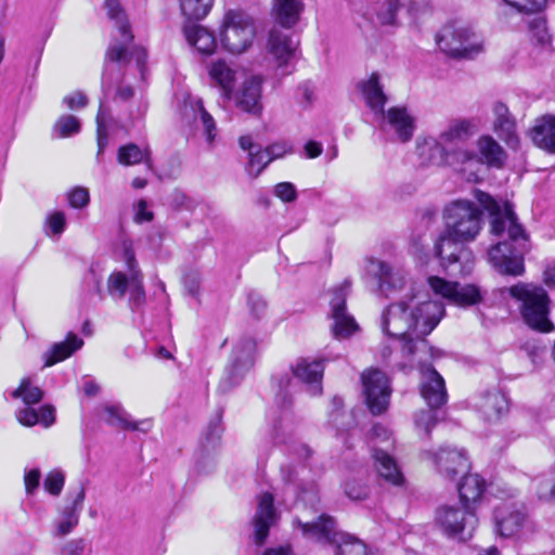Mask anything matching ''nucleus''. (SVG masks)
I'll use <instances>...</instances> for the list:
<instances>
[{"label": "nucleus", "mask_w": 555, "mask_h": 555, "mask_svg": "<svg viewBox=\"0 0 555 555\" xmlns=\"http://www.w3.org/2000/svg\"><path fill=\"white\" fill-rule=\"evenodd\" d=\"M274 498L264 492L258 498V508L254 517L255 543L262 545L269 534L270 528L276 522L278 515L274 508Z\"/></svg>", "instance_id": "obj_25"}, {"label": "nucleus", "mask_w": 555, "mask_h": 555, "mask_svg": "<svg viewBox=\"0 0 555 555\" xmlns=\"http://www.w3.org/2000/svg\"><path fill=\"white\" fill-rule=\"evenodd\" d=\"M248 305L251 313L255 314L256 318H260L266 309L264 300L256 293H250L248 295Z\"/></svg>", "instance_id": "obj_61"}, {"label": "nucleus", "mask_w": 555, "mask_h": 555, "mask_svg": "<svg viewBox=\"0 0 555 555\" xmlns=\"http://www.w3.org/2000/svg\"><path fill=\"white\" fill-rule=\"evenodd\" d=\"M12 397L22 398L25 404L31 405L41 401L43 391L39 387L33 386L29 379L24 378L20 386L12 392Z\"/></svg>", "instance_id": "obj_43"}, {"label": "nucleus", "mask_w": 555, "mask_h": 555, "mask_svg": "<svg viewBox=\"0 0 555 555\" xmlns=\"http://www.w3.org/2000/svg\"><path fill=\"white\" fill-rule=\"evenodd\" d=\"M444 315V306L437 300H422L417 295L388 305L380 315L383 333L398 339V346H385L382 358L392 367L411 370L418 348L426 347L425 337Z\"/></svg>", "instance_id": "obj_2"}, {"label": "nucleus", "mask_w": 555, "mask_h": 555, "mask_svg": "<svg viewBox=\"0 0 555 555\" xmlns=\"http://www.w3.org/2000/svg\"><path fill=\"white\" fill-rule=\"evenodd\" d=\"M358 87L361 90L365 104L370 109L375 115H383L387 96L379 82V75L377 73H372L367 79L361 80L358 83Z\"/></svg>", "instance_id": "obj_31"}, {"label": "nucleus", "mask_w": 555, "mask_h": 555, "mask_svg": "<svg viewBox=\"0 0 555 555\" xmlns=\"http://www.w3.org/2000/svg\"><path fill=\"white\" fill-rule=\"evenodd\" d=\"M442 52L456 59H474L483 50L481 37L468 27L447 25L437 36Z\"/></svg>", "instance_id": "obj_10"}, {"label": "nucleus", "mask_w": 555, "mask_h": 555, "mask_svg": "<svg viewBox=\"0 0 555 555\" xmlns=\"http://www.w3.org/2000/svg\"><path fill=\"white\" fill-rule=\"evenodd\" d=\"M17 421L24 426H34L38 424V412L36 409L26 406L16 412Z\"/></svg>", "instance_id": "obj_57"}, {"label": "nucleus", "mask_w": 555, "mask_h": 555, "mask_svg": "<svg viewBox=\"0 0 555 555\" xmlns=\"http://www.w3.org/2000/svg\"><path fill=\"white\" fill-rule=\"evenodd\" d=\"M494 115L493 130L506 145L513 150L519 146V137L516 131V122L508 107L502 102H495L492 107Z\"/></svg>", "instance_id": "obj_26"}, {"label": "nucleus", "mask_w": 555, "mask_h": 555, "mask_svg": "<svg viewBox=\"0 0 555 555\" xmlns=\"http://www.w3.org/2000/svg\"><path fill=\"white\" fill-rule=\"evenodd\" d=\"M416 5L414 0H385L378 8L377 20L382 25H397L399 12L405 10L412 16Z\"/></svg>", "instance_id": "obj_36"}, {"label": "nucleus", "mask_w": 555, "mask_h": 555, "mask_svg": "<svg viewBox=\"0 0 555 555\" xmlns=\"http://www.w3.org/2000/svg\"><path fill=\"white\" fill-rule=\"evenodd\" d=\"M249 159L246 166V171L250 177H258L261 171L271 163V158L268 157V153L263 150L257 149L250 151L248 155Z\"/></svg>", "instance_id": "obj_45"}, {"label": "nucleus", "mask_w": 555, "mask_h": 555, "mask_svg": "<svg viewBox=\"0 0 555 555\" xmlns=\"http://www.w3.org/2000/svg\"><path fill=\"white\" fill-rule=\"evenodd\" d=\"M53 130L60 138L70 137L80 131V121L73 115H63L55 122Z\"/></svg>", "instance_id": "obj_46"}, {"label": "nucleus", "mask_w": 555, "mask_h": 555, "mask_svg": "<svg viewBox=\"0 0 555 555\" xmlns=\"http://www.w3.org/2000/svg\"><path fill=\"white\" fill-rule=\"evenodd\" d=\"M38 412V423L42 424L44 427L51 426L55 421V410L52 405H43Z\"/></svg>", "instance_id": "obj_60"}, {"label": "nucleus", "mask_w": 555, "mask_h": 555, "mask_svg": "<svg viewBox=\"0 0 555 555\" xmlns=\"http://www.w3.org/2000/svg\"><path fill=\"white\" fill-rule=\"evenodd\" d=\"M209 75L223 90L227 96L230 95L235 80V72L223 61L212 63Z\"/></svg>", "instance_id": "obj_41"}, {"label": "nucleus", "mask_w": 555, "mask_h": 555, "mask_svg": "<svg viewBox=\"0 0 555 555\" xmlns=\"http://www.w3.org/2000/svg\"><path fill=\"white\" fill-rule=\"evenodd\" d=\"M86 489L79 486L76 492L67 493V504L64 506L61 518L55 524V535L63 537L70 533L78 525L79 515L83 506Z\"/></svg>", "instance_id": "obj_23"}, {"label": "nucleus", "mask_w": 555, "mask_h": 555, "mask_svg": "<svg viewBox=\"0 0 555 555\" xmlns=\"http://www.w3.org/2000/svg\"><path fill=\"white\" fill-rule=\"evenodd\" d=\"M195 105L198 111V117L204 127L206 140L208 143H212L217 135L216 122L212 116L204 108L201 100L196 101Z\"/></svg>", "instance_id": "obj_49"}, {"label": "nucleus", "mask_w": 555, "mask_h": 555, "mask_svg": "<svg viewBox=\"0 0 555 555\" xmlns=\"http://www.w3.org/2000/svg\"><path fill=\"white\" fill-rule=\"evenodd\" d=\"M478 201L490 214L491 233L498 242L489 251V261L504 275L520 276L525 273L524 257L530 249L529 234L518 222L509 203L500 205L490 195L479 192Z\"/></svg>", "instance_id": "obj_4"}, {"label": "nucleus", "mask_w": 555, "mask_h": 555, "mask_svg": "<svg viewBox=\"0 0 555 555\" xmlns=\"http://www.w3.org/2000/svg\"><path fill=\"white\" fill-rule=\"evenodd\" d=\"M298 474H299L298 469L293 465H282L281 466V475H282V479L284 480V482L287 485H294L298 489L304 491V489L301 488V483L298 482V479H297Z\"/></svg>", "instance_id": "obj_59"}, {"label": "nucleus", "mask_w": 555, "mask_h": 555, "mask_svg": "<svg viewBox=\"0 0 555 555\" xmlns=\"http://www.w3.org/2000/svg\"><path fill=\"white\" fill-rule=\"evenodd\" d=\"M184 35L189 44L195 47L202 54L210 55L217 47L212 33L199 25H186L184 27Z\"/></svg>", "instance_id": "obj_37"}, {"label": "nucleus", "mask_w": 555, "mask_h": 555, "mask_svg": "<svg viewBox=\"0 0 555 555\" xmlns=\"http://www.w3.org/2000/svg\"><path fill=\"white\" fill-rule=\"evenodd\" d=\"M493 517L496 530L502 537H512L518 533L525 521V514L516 507L515 503L496 505Z\"/></svg>", "instance_id": "obj_27"}, {"label": "nucleus", "mask_w": 555, "mask_h": 555, "mask_svg": "<svg viewBox=\"0 0 555 555\" xmlns=\"http://www.w3.org/2000/svg\"><path fill=\"white\" fill-rule=\"evenodd\" d=\"M421 396L431 409H439L448 401L444 379L433 366L422 372Z\"/></svg>", "instance_id": "obj_22"}, {"label": "nucleus", "mask_w": 555, "mask_h": 555, "mask_svg": "<svg viewBox=\"0 0 555 555\" xmlns=\"http://www.w3.org/2000/svg\"><path fill=\"white\" fill-rule=\"evenodd\" d=\"M430 289L442 298L457 306L467 307L479 304L482 300L481 289L475 284L461 285L439 276H429Z\"/></svg>", "instance_id": "obj_16"}, {"label": "nucleus", "mask_w": 555, "mask_h": 555, "mask_svg": "<svg viewBox=\"0 0 555 555\" xmlns=\"http://www.w3.org/2000/svg\"><path fill=\"white\" fill-rule=\"evenodd\" d=\"M223 410L219 409L209 421L196 454V469L199 474H208L216 466V451L220 442Z\"/></svg>", "instance_id": "obj_17"}, {"label": "nucleus", "mask_w": 555, "mask_h": 555, "mask_svg": "<svg viewBox=\"0 0 555 555\" xmlns=\"http://www.w3.org/2000/svg\"><path fill=\"white\" fill-rule=\"evenodd\" d=\"M482 215V210L468 199H455L446 205L442 212L444 230L435 243V254L450 274L467 275L473 271L475 257L464 244L479 235Z\"/></svg>", "instance_id": "obj_3"}, {"label": "nucleus", "mask_w": 555, "mask_h": 555, "mask_svg": "<svg viewBox=\"0 0 555 555\" xmlns=\"http://www.w3.org/2000/svg\"><path fill=\"white\" fill-rule=\"evenodd\" d=\"M24 487L25 493L28 496H33L37 493L41 481V470L38 467H25L24 468Z\"/></svg>", "instance_id": "obj_50"}, {"label": "nucleus", "mask_w": 555, "mask_h": 555, "mask_svg": "<svg viewBox=\"0 0 555 555\" xmlns=\"http://www.w3.org/2000/svg\"><path fill=\"white\" fill-rule=\"evenodd\" d=\"M438 409L422 410L415 415V425L416 427L423 429L427 436L430 435L431 429L436 426L438 422L437 416Z\"/></svg>", "instance_id": "obj_51"}, {"label": "nucleus", "mask_w": 555, "mask_h": 555, "mask_svg": "<svg viewBox=\"0 0 555 555\" xmlns=\"http://www.w3.org/2000/svg\"><path fill=\"white\" fill-rule=\"evenodd\" d=\"M504 299H512L519 314L530 328L540 333H551L555 326L550 319L552 300L539 284L518 282L500 291Z\"/></svg>", "instance_id": "obj_6"}, {"label": "nucleus", "mask_w": 555, "mask_h": 555, "mask_svg": "<svg viewBox=\"0 0 555 555\" xmlns=\"http://www.w3.org/2000/svg\"><path fill=\"white\" fill-rule=\"evenodd\" d=\"M302 534L318 542L335 545V555H367L366 545L357 538L338 531L335 519L321 515L312 522L297 521Z\"/></svg>", "instance_id": "obj_8"}, {"label": "nucleus", "mask_w": 555, "mask_h": 555, "mask_svg": "<svg viewBox=\"0 0 555 555\" xmlns=\"http://www.w3.org/2000/svg\"><path fill=\"white\" fill-rule=\"evenodd\" d=\"M366 270L377 280V291L386 298L402 291L406 283V275L402 270L395 269L383 260L370 259Z\"/></svg>", "instance_id": "obj_19"}, {"label": "nucleus", "mask_w": 555, "mask_h": 555, "mask_svg": "<svg viewBox=\"0 0 555 555\" xmlns=\"http://www.w3.org/2000/svg\"><path fill=\"white\" fill-rule=\"evenodd\" d=\"M380 119V128L387 132H393L401 142H408L412 139L415 130L414 117L405 107L393 106L383 115H376Z\"/></svg>", "instance_id": "obj_20"}, {"label": "nucleus", "mask_w": 555, "mask_h": 555, "mask_svg": "<svg viewBox=\"0 0 555 555\" xmlns=\"http://www.w3.org/2000/svg\"><path fill=\"white\" fill-rule=\"evenodd\" d=\"M47 234L61 235L66 228V218L64 212L54 211L46 219Z\"/></svg>", "instance_id": "obj_52"}, {"label": "nucleus", "mask_w": 555, "mask_h": 555, "mask_svg": "<svg viewBox=\"0 0 555 555\" xmlns=\"http://www.w3.org/2000/svg\"><path fill=\"white\" fill-rule=\"evenodd\" d=\"M256 28L251 17L243 12L229 11L223 18L220 41L232 54L245 52L253 43Z\"/></svg>", "instance_id": "obj_11"}, {"label": "nucleus", "mask_w": 555, "mask_h": 555, "mask_svg": "<svg viewBox=\"0 0 555 555\" xmlns=\"http://www.w3.org/2000/svg\"><path fill=\"white\" fill-rule=\"evenodd\" d=\"M262 78L260 76H251L246 79L236 94V105L242 111L255 116H259L262 112L261 94Z\"/></svg>", "instance_id": "obj_28"}, {"label": "nucleus", "mask_w": 555, "mask_h": 555, "mask_svg": "<svg viewBox=\"0 0 555 555\" xmlns=\"http://www.w3.org/2000/svg\"><path fill=\"white\" fill-rule=\"evenodd\" d=\"M433 457L438 472L448 479H453L469 468L468 457L462 449L440 448Z\"/></svg>", "instance_id": "obj_24"}, {"label": "nucleus", "mask_w": 555, "mask_h": 555, "mask_svg": "<svg viewBox=\"0 0 555 555\" xmlns=\"http://www.w3.org/2000/svg\"><path fill=\"white\" fill-rule=\"evenodd\" d=\"M291 387L292 378L287 373L273 375L272 388L275 392L274 402L282 410H286L292 405Z\"/></svg>", "instance_id": "obj_40"}, {"label": "nucleus", "mask_w": 555, "mask_h": 555, "mask_svg": "<svg viewBox=\"0 0 555 555\" xmlns=\"http://www.w3.org/2000/svg\"><path fill=\"white\" fill-rule=\"evenodd\" d=\"M391 433L389 429L382 425L375 424L371 429V440L373 442V459L374 465L378 475L388 483L393 486H402L404 483V477L398 467L395 459L385 450H382L375 446V442L390 443Z\"/></svg>", "instance_id": "obj_15"}, {"label": "nucleus", "mask_w": 555, "mask_h": 555, "mask_svg": "<svg viewBox=\"0 0 555 555\" xmlns=\"http://www.w3.org/2000/svg\"><path fill=\"white\" fill-rule=\"evenodd\" d=\"M153 219V212L147 210V203L144 199H140L137 205L134 220L138 223L149 222Z\"/></svg>", "instance_id": "obj_63"}, {"label": "nucleus", "mask_w": 555, "mask_h": 555, "mask_svg": "<svg viewBox=\"0 0 555 555\" xmlns=\"http://www.w3.org/2000/svg\"><path fill=\"white\" fill-rule=\"evenodd\" d=\"M352 282L345 279L339 285L333 287L330 300L332 332L336 338H346L358 330L354 318L347 312L346 301L351 292Z\"/></svg>", "instance_id": "obj_14"}, {"label": "nucleus", "mask_w": 555, "mask_h": 555, "mask_svg": "<svg viewBox=\"0 0 555 555\" xmlns=\"http://www.w3.org/2000/svg\"><path fill=\"white\" fill-rule=\"evenodd\" d=\"M111 20L115 21L116 33L109 43L102 74V98L96 114V158L100 159L108 143L106 121L112 118L109 103L116 106L128 104L134 89L126 82V75L134 62L135 69L144 77L147 53L142 47L132 46L133 35L126 14L118 0H105Z\"/></svg>", "instance_id": "obj_1"}, {"label": "nucleus", "mask_w": 555, "mask_h": 555, "mask_svg": "<svg viewBox=\"0 0 555 555\" xmlns=\"http://www.w3.org/2000/svg\"><path fill=\"white\" fill-rule=\"evenodd\" d=\"M264 153H268V157L271 158V162L278 158L283 157L284 155L292 152V146L286 142H276L269 145Z\"/></svg>", "instance_id": "obj_58"}, {"label": "nucleus", "mask_w": 555, "mask_h": 555, "mask_svg": "<svg viewBox=\"0 0 555 555\" xmlns=\"http://www.w3.org/2000/svg\"><path fill=\"white\" fill-rule=\"evenodd\" d=\"M117 160L124 166H133L143 163L150 169L153 167L152 152L147 145L144 147H140L134 143L121 145L118 149Z\"/></svg>", "instance_id": "obj_38"}, {"label": "nucleus", "mask_w": 555, "mask_h": 555, "mask_svg": "<svg viewBox=\"0 0 555 555\" xmlns=\"http://www.w3.org/2000/svg\"><path fill=\"white\" fill-rule=\"evenodd\" d=\"M528 28L532 38H534L538 43L544 46L550 42L551 35L548 33L546 20L543 16L538 15L533 17L529 22Z\"/></svg>", "instance_id": "obj_47"}, {"label": "nucleus", "mask_w": 555, "mask_h": 555, "mask_svg": "<svg viewBox=\"0 0 555 555\" xmlns=\"http://www.w3.org/2000/svg\"><path fill=\"white\" fill-rule=\"evenodd\" d=\"M473 134L472 121L453 120L437 138H426L418 144L420 156L431 165L448 166L464 173L473 163H478V155L469 145Z\"/></svg>", "instance_id": "obj_5"}, {"label": "nucleus", "mask_w": 555, "mask_h": 555, "mask_svg": "<svg viewBox=\"0 0 555 555\" xmlns=\"http://www.w3.org/2000/svg\"><path fill=\"white\" fill-rule=\"evenodd\" d=\"M122 258L126 270H115L107 278L106 291L112 299L122 300L128 294V306L132 312H139L144 307L146 294L144 276L135 259L130 241L122 242Z\"/></svg>", "instance_id": "obj_7"}, {"label": "nucleus", "mask_w": 555, "mask_h": 555, "mask_svg": "<svg viewBox=\"0 0 555 555\" xmlns=\"http://www.w3.org/2000/svg\"><path fill=\"white\" fill-rule=\"evenodd\" d=\"M305 9L301 0H272L271 15L284 28L294 27Z\"/></svg>", "instance_id": "obj_29"}, {"label": "nucleus", "mask_w": 555, "mask_h": 555, "mask_svg": "<svg viewBox=\"0 0 555 555\" xmlns=\"http://www.w3.org/2000/svg\"><path fill=\"white\" fill-rule=\"evenodd\" d=\"M65 485V473L61 468L50 470L43 479L44 491L56 498L59 496Z\"/></svg>", "instance_id": "obj_44"}, {"label": "nucleus", "mask_w": 555, "mask_h": 555, "mask_svg": "<svg viewBox=\"0 0 555 555\" xmlns=\"http://www.w3.org/2000/svg\"><path fill=\"white\" fill-rule=\"evenodd\" d=\"M365 403L373 415H380L388 410L391 386L388 376L379 369L371 367L361 374Z\"/></svg>", "instance_id": "obj_13"}, {"label": "nucleus", "mask_w": 555, "mask_h": 555, "mask_svg": "<svg viewBox=\"0 0 555 555\" xmlns=\"http://www.w3.org/2000/svg\"><path fill=\"white\" fill-rule=\"evenodd\" d=\"M83 346V340L75 333H68L66 339L53 344L42 354L43 366H52L65 359L69 358L75 351Z\"/></svg>", "instance_id": "obj_32"}, {"label": "nucleus", "mask_w": 555, "mask_h": 555, "mask_svg": "<svg viewBox=\"0 0 555 555\" xmlns=\"http://www.w3.org/2000/svg\"><path fill=\"white\" fill-rule=\"evenodd\" d=\"M274 195L284 203H292L297 198V190L291 182H280L274 186Z\"/></svg>", "instance_id": "obj_54"}, {"label": "nucleus", "mask_w": 555, "mask_h": 555, "mask_svg": "<svg viewBox=\"0 0 555 555\" xmlns=\"http://www.w3.org/2000/svg\"><path fill=\"white\" fill-rule=\"evenodd\" d=\"M478 163L470 165L486 164L492 168H502L506 162L507 154L504 149L491 137L482 135L478 139Z\"/></svg>", "instance_id": "obj_30"}, {"label": "nucleus", "mask_w": 555, "mask_h": 555, "mask_svg": "<svg viewBox=\"0 0 555 555\" xmlns=\"http://www.w3.org/2000/svg\"><path fill=\"white\" fill-rule=\"evenodd\" d=\"M214 0H180V8L188 20L204 18L212 7Z\"/></svg>", "instance_id": "obj_42"}, {"label": "nucleus", "mask_w": 555, "mask_h": 555, "mask_svg": "<svg viewBox=\"0 0 555 555\" xmlns=\"http://www.w3.org/2000/svg\"><path fill=\"white\" fill-rule=\"evenodd\" d=\"M173 204L178 208L185 210H193L196 206V202L182 192L173 193Z\"/></svg>", "instance_id": "obj_62"}, {"label": "nucleus", "mask_w": 555, "mask_h": 555, "mask_svg": "<svg viewBox=\"0 0 555 555\" xmlns=\"http://www.w3.org/2000/svg\"><path fill=\"white\" fill-rule=\"evenodd\" d=\"M63 103L69 109H79L85 107L88 104L87 95L81 91H75L73 93L67 94L63 99Z\"/></svg>", "instance_id": "obj_56"}, {"label": "nucleus", "mask_w": 555, "mask_h": 555, "mask_svg": "<svg viewBox=\"0 0 555 555\" xmlns=\"http://www.w3.org/2000/svg\"><path fill=\"white\" fill-rule=\"evenodd\" d=\"M90 202L89 191L82 186H76L68 193L69 206L76 209H81L88 206Z\"/></svg>", "instance_id": "obj_53"}, {"label": "nucleus", "mask_w": 555, "mask_h": 555, "mask_svg": "<svg viewBox=\"0 0 555 555\" xmlns=\"http://www.w3.org/2000/svg\"><path fill=\"white\" fill-rule=\"evenodd\" d=\"M299 41L293 36L281 29L273 28L268 38V51L274 59L276 66L282 70V75H289L293 72V61Z\"/></svg>", "instance_id": "obj_18"}, {"label": "nucleus", "mask_w": 555, "mask_h": 555, "mask_svg": "<svg viewBox=\"0 0 555 555\" xmlns=\"http://www.w3.org/2000/svg\"><path fill=\"white\" fill-rule=\"evenodd\" d=\"M435 522L449 538L457 541L469 540L478 525V518L470 505H442L437 508Z\"/></svg>", "instance_id": "obj_9"}, {"label": "nucleus", "mask_w": 555, "mask_h": 555, "mask_svg": "<svg viewBox=\"0 0 555 555\" xmlns=\"http://www.w3.org/2000/svg\"><path fill=\"white\" fill-rule=\"evenodd\" d=\"M305 152L308 158H315L323 152V146L320 142L310 140L305 144Z\"/></svg>", "instance_id": "obj_64"}, {"label": "nucleus", "mask_w": 555, "mask_h": 555, "mask_svg": "<svg viewBox=\"0 0 555 555\" xmlns=\"http://www.w3.org/2000/svg\"><path fill=\"white\" fill-rule=\"evenodd\" d=\"M463 505H470L475 511L486 491V481L478 474L465 475L457 486Z\"/></svg>", "instance_id": "obj_34"}, {"label": "nucleus", "mask_w": 555, "mask_h": 555, "mask_svg": "<svg viewBox=\"0 0 555 555\" xmlns=\"http://www.w3.org/2000/svg\"><path fill=\"white\" fill-rule=\"evenodd\" d=\"M255 351L256 341L253 338L243 337L236 341L232 349L229 364L225 366L219 382V392L227 393L241 384L246 373L254 365Z\"/></svg>", "instance_id": "obj_12"}, {"label": "nucleus", "mask_w": 555, "mask_h": 555, "mask_svg": "<svg viewBox=\"0 0 555 555\" xmlns=\"http://www.w3.org/2000/svg\"><path fill=\"white\" fill-rule=\"evenodd\" d=\"M531 139L538 147L555 154V115L538 118L531 129Z\"/></svg>", "instance_id": "obj_33"}, {"label": "nucleus", "mask_w": 555, "mask_h": 555, "mask_svg": "<svg viewBox=\"0 0 555 555\" xmlns=\"http://www.w3.org/2000/svg\"><path fill=\"white\" fill-rule=\"evenodd\" d=\"M293 375L306 385L311 396L322 393L324 364L321 359L300 358L292 366Z\"/></svg>", "instance_id": "obj_21"}, {"label": "nucleus", "mask_w": 555, "mask_h": 555, "mask_svg": "<svg viewBox=\"0 0 555 555\" xmlns=\"http://www.w3.org/2000/svg\"><path fill=\"white\" fill-rule=\"evenodd\" d=\"M480 409L489 421L496 420L507 412L508 400L504 393L493 389L485 393Z\"/></svg>", "instance_id": "obj_39"}, {"label": "nucleus", "mask_w": 555, "mask_h": 555, "mask_svg": "<svg viewBox=\"0 0 555 555\" xmlns=\"http://www.w3.org/2000/svg\"><path fill=\"white\" fill-rule=\"evenodd\" d=\"M86 548L85 539H73L67 541L60 550V555H83Z\"/></svg>", "instance_id": "obj_55"}, {"label": "nucleus", "mask_w": 555, "mask_h": 555, "mask_svg": "<svg viewBox=\"0 0 555 555\" xmlns=\"http://www.w3.org/2000/svg\"><path fill=\"white\" fill-rule=\"evenodd\" d=\"M504 2L524 14L539 13L546 5V0H504Z\"/></svg>", "instance_id": "obj_48"}, {"label": "nucleus", "mask_w": 555, "mask_h": 555, "mask_svg": "<svg viewBox=\"0 0 555 555\" xmlns=\"http://www.w3.org/2000/svg\"><path fill=\"white\" fill-rule=\"evenodd\" d=\"M106 414L105 422L112 426H118L127 430H138L147 433L151 428L149 421L134 422L130 415L119 404L105 405L103 409Z\"/></svg>", "instance_id": "obj_35"}]
</instances>
